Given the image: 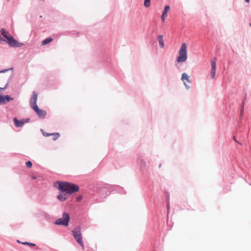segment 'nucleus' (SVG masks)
I'll return each mask as SVG.
<instances>
[{
  "instance_id": "f257e3e1",
  "label": "nucleus",
  "mask_w": 251,
  "mask_h": 251,
  "mask_svg": "<svg viewBox=\"0 0 251 251\" xmlns=\"http://www.w3.org/2000/svg\"><path fill=\"white\" fill-rule=\"evenodd\" d=\"M53 186L59 190L60 192L57 198L59 201L62 202L65 201L69 195L78 192L79 190L78 185L66 181H57L53 184Z\"/></svg>"
},
{
  "instance_id": "f03ea898",
  "label": "nucleus",
  "mask_w": 251,
  "mask_h": 251,
  "mask_svg": "<svg viewBox=\"0 0 251 251\" xmlns=\"http://www.w3.org/2000/svg\"><path fill=\"white\" fill-rule=\"evenodd\" d=\"M2 36L6 39V41L8 43L9 45L12 47H20L23 45V44L18 42L15 40L13 36L5 29L2 28L0 30Z\"/></svg>"
},
{
  "instance_id": "7ed1b4c3",
  "label": "nucleus",
  "mask_w": 251,
  "mask_h": 251,
  "mask_svg": "<svg viewBox=\"0 0 251 251\" xmlns=\"http://www.w3.org/2000/svg\"><path fill=\"white\" fill-rule=\"evenodd\" d=\"M187 47L185 43H183L179 50L178 56L176 59V61L178 63L184 62L187 59Z\"/></svg>"
},
{
  "instance_id": "20e7f679",
  "label": "nucleus",
  "mask_w": 251,
  "mask_h": 251,
  "mask_svg": "<svg viewBox=\"0 0 251 251\" xmlns=\"http://www.w3.org/2000/svg\"><path fill=\"white\" fill-rule=\"evenodd\" d=\"M73 235L77 242L84 249V246L82 241V234L80 226L76 227L72 231Z\"/></svg>"
},
{
  "instance_id": "39448f33",
  "label": "nucleus",
  "mask_w": 251,
  "mask_h": 251,
  "mask_svg": "<svg viewBox=\"0 0 251 251\" xmlns=\"http://www.w3.org/2000/svg\"><path fill=\"white\" fill-rule=\"evenodd\" d=\"M70 221V216L68 213L64 212L63 213L62 217L57 219L55 224L57 225L68 226Z\"/></svg>"
},
{
  "instance_id": "423d86ee",
  "label": "nucleus",
  "mask_w": 251,
  "mask_h": 251,
  "mask_svg": "<svg viewBox=\"0 0 251 251\" xmlns=\"http://www.w3.org/2000/svg\"><path fill=\"white\" fill-rule=\"evenodd\" d=\"M32 109L36 113L39 117L41 119H44L45 118L47 114L46 111L40 109L38 105L34 106Z\"/></svg>"
},
{
  "instance_id": "0eeeda50",
  "label": "nucleus",
  "mask_w": 251,
  "mask_h": 251,
  "mask_svg": "<svg viewBox=\"0 0 251 251\" xmlns=\"http://www.w3.org/2000/svg\"><path fill=\"white\" fill-rule=\"evenodd\" d=\"M38 94L36 92H33L32 94V97L30 98L29 103L30 105L32 108L34 107V106L37 105V101Z\"/></svg>"
},
{
  "instance_id": "6e6552de",
  "label": "nucleus",
  "mask_w": 251,
  "mask_h": 251,
  "mask_svg": "<svg viewBox=\"0 0 251 251\" xmlns=\"http://www.w3.org/2000/svg\"><path fill=\"white\" fill-rule=\"evenodd\" d=\"M181 80L184 81V84L185 86L187 89H188L190 88V86H188L186 82L191 83L192 82V80L190 79V77L187 75L186 73H183L181 75Z\"/></svg>"
},
{
  "instance_id": "1a4fd4ad",
  "label": "nucleus",
  "mask_w": 251,
  "mask_h": 251,
  "mask_svg": "<svg viewBox=\"0 0 251 251\" xmlns=\"http://www.w3.org/2000/svg\"><path fill=\"white\" fill-rule=\"evenodd\" d=\"M211 68L212 71L211 72V76L212 79L214 78L216 74V60L215 58H214L211 60Z\"/></svg>"
},
{
  "instance_id": "9d476101",
  "label": "nucleus",
  "mask_w": 251,
  "mask_h": 251,
  "mask_svg": "<svg viewBox=\"0 0 251 251\" xmlns=\"http://www.w3.org/2000/svg\"><path fill=\"white\" fill-rule=\"evenodd\" d=\"M43 134L45 136H52L53 137V140H57L59 137H60V134L59 133H47L44 132H43Z\"/></svg>"
},
{
  "instance_id": "9b49d317",
  "label": "nucleus",
  "mask_w": 251,
  "mask_h": 251,
  "mask_svg": "<svg viewBox=\"0 0 251 251\" xmlns=\"http://www.w3.org/2000/svg\"><path fill=\"white\" fill-rule=\"evenodd\" d=\"M170 7L169 5H166L163 11L161 19L163 22L165 21V18L167 17V12L170 10Z\"/></svg>"
},
{
  "instance_id": "f8f14e48",
  "label": "nucleus",
  "mask_w": 251,
  "mask_h": 251,
  "mask_svg": "<svg viewBox=\"0 0 251 251\" xmlns=\"http://www.w3.org/2000/svg\"><path fill=\"white\" fill-rule=\"evenodd\" d=\"M14 122L15 123V126L17 127H21L24 124V122L21 121H18L16 118L14 119Z\"/></svg>"
},
{
  "instance_id": "ddd939ff",
  "label": "nucleus",
  "mask_w": 251,
  "mask_h": 251,
  "mask_svg": "<svg viewBox=\"0 0 251 251\" xmlns=\"http://www.w3.org/2000/svg\"><path fill=\"white\" fill-rule=\"evenodd\" d=\"M158 42L161 48H163L164 46V41L163 38V35H160L158 36Z\"/></svg>"
},
{
  "instance_id": "4468645a",
  "label": "nucleus",
  "mask_w": 251,
  "mask_h": 251,
  "mask_svg": "<svg viewBox=\"0 0 251 251\" xmlns=\"http://www.w3.org/2000/svg\"><path fill=\"white\" fill-rule=\"evenodd\" d=\"M52 38L51 37H49L45 39L42 42V45H45L50 43L52 41Z\"/></svg>"
},
{
  "instance_id": "2eb2a0df",
  "label": "nucleus",
  "mask_w": 251,
  "mask_h": 251,
  "mask_svg": "<svg viewBox=\"0 0 251 251\" xmlns=\"http://www.w3.org/2000/svg\"><path fill=\"white\" fill-rule=\"evenodd\" d=\"M6 103V99L4 98V96L0 95V104H5Z\"/></svg>"
},
{
  "instance_id": "dca6fc26",
  "label": "nucleus",
  "mask_w": 251,
  "mask_h": 251,
  "mask_svg": "<svg viewBox=\"0 0 251 251\" xmlns=\"http://www.w3.org/2000/svg\"><path fill=\"white\" fill-rule=\"evenodd\" d=\"M151 0H145L144 5L146 7H149L150 6Z\"/></svg>"
},
{
  "instance_id": "f3484780",
  "label": "nucleus",
  "mask_w": 251,
  "mask_h": 251,
  "mask_svg": "<svg viewBox=\"0 0 251 251\" xmlns=\"http://www.w3.org/2000/svg\"><path fill=\"white\" fill-rule=\"evenodd\" d=\"M4 98L6 99V102H9V101L13 100H14V99L13 98L10 97L8 95H6V96H4Z\"/></svg>"
},
{
  "instance_id": "a211bd4d",
  "label": "nucleus",
  "mask_w": 251,
  "mask_h": 251,
  "mask_svg": "<svg viewBox=\"0 0 251 251\" xmlns=\"http://www.w3.org/2000/svg\"><path fill=\"white\" fill-rule=\"evenodd\" d=\"M26 165L27 167H28V168H30L32 167V162L30 161H28L26 162Z\"/></svg>"
},
{
  "instance_id": "6ab92c4d",
  "label": "nucleus",
  "mask_w": 251,
  "mask_h": 251,
  "mask_svg": "<svg viewBox=\"0 0 251 251\" xmlns=\"http://www.w3.org/2000/svg\"><path fill=\"white\" fill-rule=\"evenodd\" d=\"M23 244H24V245H29V246H34L35 245L34 244L30 243H28V242L23 243Z\"/></svg>"
},
{
  "instance_id": "aec40b11",
  "label": "nucleus",
  "mask_w": 251,
  "mask_h": 251,
  "mask_svg": "<svg viewBox=\"0 0 251 251\" xmlns=\"http://www.w3.org/2000/svg\"><path fill=\"white\" fill-rule=\"evenodd\" d=\"M82 199V197L81 196H79L77 198V201H80Z\"/></svg>"
},
{
  "instance_id": "412c9836",
  "label": "nucleus",
  "mask_w": 251,
  "mask_h": 251,
  "mask_svg": "<svg viewBox=\"0 0 251 251\" xmlns=\"http://www.w3.org/2000/svg\"><path fill=\"white\" fill-rule=\"evenodd\" d=\"M233 140L235 141V142H236L238 144H239L240 145H241V143H240L239 142H238V141L236 140V139L235 137H233Z\"/></svg>"
},
{
  "instance_id": "4be33fe9",
  "label": "nucleus",
  "mask_w": 251,
  "mask_h": 251,
  "mask_svg": "<svg viewBox=\"0 0 251 251\" xmlns=\"http://www.w3.org/2000/svg\"><path fill=\"white\" fill-rule=\"evenodd\" d=\"M246 2H249L250 0H245Z\"/></svg>"
},
{
  "instance_id": "5701e85b",
  "label": "nucleus",
  "mask_w": 251,
  "mask_h": 251,
  "mask_svg": "<svg viewBox=\"0 0 251 251\" xmlns=\"http://www.w3.org/2000/svg\"><path fill=\"white\" fill-rule=\"evenodd\" d=\"M5 71H6V70L1 71H0V73L5 72Z\"/></svg>"
},
{
  "instance_id": "b1692460",
  "label": "nucleus",
  "mask_w": 251,
  "mask_h": 251,
  "mask_svg": "<svg viewBox=\"0 0 251 251\" xmlns=\"http://www.w3.org/2000/svg\"><path fill=\"white\" fill-rule=\"evenodd\" d=\"M4 89H5L4 88H2L0 87V90H4Z\"/></svg>"
},
{
  "instance_id": "393cba45",
  "label": "nucleus",
  "mask_w": 251,
  "mask_h": 251,
  "mask_svg": "<svg viewBox=\"0 0 251 251\" xmlns=\"http://www.w3.org/2000/svg\"><path fill=\"white\" fill-rule=\"evenodd\" d=\"M32 178L33 179H35V178H36V177H35V176H32Z\"/></svg>"
},
{
  "instance_id": "a878e982",
  "label": "nucleus",
  "mask_w": 251,
  "mask_h": 251,
  "mask_svg": "<svg viewBox=\"0 0 251 251\" xmlns=\"http://www.w3.org/2000/svg\"><path fill=\"white\" fill-rule=\"evenodd\" d=\"M250 25L251 26V23L250 24Z\"/></svg>"
}]
</instances>
